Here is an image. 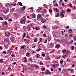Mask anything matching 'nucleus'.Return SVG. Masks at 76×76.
I'll return each instance as SVG.
<instances>
[{"label":"nucleus","instance_id":"nucleus-1","mask_svg":"<svg viewBox=\"0 0 76 76\" xmlns=\"http://www.w3.org/2000/svg\"><path fill=\"white\" fill-rule=\"evenodd\" d=\"M26 21V17L25 16L22 17L20 19V22L21 24H25Z\"/></svg>","mask_w":76,"mask_h":76},{"label":"nucleus","instance_id":"nucleus-2","mask_svg":"<svg viewBox=\"0 0 76 76\" xmlns=\"http://www.w3.org/2000/svg\"><path fill=\"white\" fill-rule=\"evenodd\" d=\"M13 5V4H10L9 3H7L5 4V6L7 7H10L11 8L12 7V6Z\"/></svg>","mask_w":76,"mask_h":76},{"label":"nucleus","instance_id":"nucleus-3","mask_svg":"<svg viewBox=\"0 0 76 76\" xmlns=\"http://www.w3.org/2000/svg\"><path fill=\"white\" fill-rule=\"evenodd\" d=\"M41 15L40 14H39L37 15V19L38 20H41Z\"/></svg>","mask_w":76,"mask_h":76},{"label":"nucleus","instance_id":"nucleus-4","mask_svg":"<svg viewBox=\"0 0 76 76\" xmlns=\"http://www.w3.org/2000/svg\"><path fill=\"white\" fill-rule=\"evenodd\" d=\"M4 10H3L5 14H6L7 13H8L9 12V9L8 8H7L6 10H5V8H4Z\"/></svg>","mask_w":76,"mask_h":76},{"label":"nucleus","instance_id":"nucleus-5","mask_svg":"<svg viewBox=\"0 0 76 76\" xmlns=\"http://www.w3.org/2000/svg\"><path fill=\"white\" fill-rule=\"evenodd\" d=\"M10 33L9 32H7L5 33V35L7 37H10V34H9Z\"/></svg>","mask_w":76,"mask_h":76},{"label":"nucleus","instance_id":"nucleus-6","mask_svg":"<svg viewBox=\"0 0 76 76\" xmlns=\"http://www.w3.org/2000/svg\"><path fill=\"white\" fill-rule=\"evenodd\" d=\"M46 72H45L46 75H51V72L49 71V70L48 69L46 70Z\"/></svg>","mask_w":76,"mask_h":76},{"label":"nucleus","instance_id":"nucleus-7","mask_svg":"<svg viewBox=\"0 0 76 76\" xmlns=\"http://www.w3.org/2000/svg\"><path fill=\"white\" fill-rule=\"evenodd\" d=\"M31 17L32 18H35V14L32 13L31 16Z\"/></svg>","mask_w":76,"mask_h":76},{"label":"nucleus","instance_id":"nucleus-8","mask_svg":"<svg viewBox=\"0 0 76 76\" xmlns=\"http://www.w3.org/2000/svg\"><path fill=\"white\" fill-rule=\"evenodd\" d=\"M4 46L6 49H7V48H8V47L9 46V45H4Z\"/></svg>","mask_w":76,"mask_h":76},{"label":"nucleus","instance_id":"nucleus-9","mask_svg":"<svg viewBox=\"0 0 76 76\" xmlns=\"http://www.w3.org/2000/svg\"><path fill=\"white\" fill-rule=\"evenodd\" d=\"M56 48H57V49H58L60 48V45L57 44L55 46Z\"/></svg>","mask_w":76,"mask_h":76},{"label":"nucleus","instance_id":"nucleus-10","mask_svg":"<svg viewBox=\"0 0 76 76\" xmlns=\"http://www.w3.org/2000/svg\"><path fill=\"white\" fill-rule=\"evenodd\" d=\"M12 48H10L9 50H7V52L10 53H12Z\"/></svg>","mask_w":76,"mask_h":76},{"label":"nucleus","instance_id":"nucleus-11","mask_svg":"<svg viewBox=\"0 0 76 76\" xmlns=\"http://www.w3.org/2000/svg\"><path fill=\"white\" fill-rule=\"evenodd\" d=\"M41 21L42 23H45V19H42Z\"/></svg>","mask_w":76,"mask_h":76},{"label":"nucleus","instance_id":"nucleus-12","mask_svg":"<svg viewBox=\"0 0 76 76\" xmlns=\"http://www.w3.org/2000/svg\"><path fill=\"white\" fill-rule=\"evenodd\" d=\"M0 63H3V59H0Z\"/></svg>","mask_w":76,"mask_h":76},{"label":"nucleus","instance_id":"nucleus-13","mask_svg":"<svg viewBox=\"0 0 76 76\" xmlns=\"http://www.w3.org/2000/svg\"><path fill=\"white\" fill-rule=\"evenodd\" d=\"M39 54H37L36 55L35 57L37 58H39Z\"/></svg>","mask_w":76,"mask_h":76},{"label":"nucleus","instance_id":"nucleus-14","mask_svg":"<svg viewBox=\"0 0 76 76\" xmlns=\"http://www.w3.org/2000/svg\"><path fill=\"white\" fill-rule=\"evenodd\" d=\"M50 47H53L54 45V44L52 42L50 43Z\"/></svg>","mask_w":76,"mask_h":76},{"label":"nucleus","instance_id":"nucleus-15","mask_svg":"<svg viewBox=\"0 0 76 76\" xmlns=\"http://www.w3.org/2000/svg\"><path fill=\"white\" fill-rule=\"evenodd\" d=\"M60 16H62V17L63 18L64 17V14L61 13L60 14Z\"/></svg>","mask_w":76,"mask_h":76},{"label":"nucleus","instance_id":"nucleus-16","mask_svg":"<svg viewBox=\"0 0 76 76\" xmlns=\"http://www.w3.org/2000/svg\"><path fill=\"white\" fill-rule=\"evenodd\" d=\"M7 21H5L4 22H3V23H4L5 25H7Z\"/></svg>","mask_w":76,"mask_h":76},{"label":"nucleus","instance_id":"nucleus-17","mask_svg":"<svg viewBox=\"0 0 76 76\" xmlns=\"http://www.w3.org/2000/svg\"><path fill=\"white\" fill-rule=\"evenodd\" d=\"M57 41L58 42H59V43H61V41L59 39H57Z\"/></svg>","mask_w":76,"mask_h":76},{"label":"nucleus","instance_id":"nucleus-18","mask_svg":"<svg viewBox=\"0 0 76 76\" xmlns=\"http://www.w3.org/2000/svg\"><path fill=\"white\" fill-rule=\"evenodd\" d=\"M18 4H19L20 6H23V5H22V3L20 2H18Z\"/></svg>","mask_w":76,"mask_h":76},{"label":"nucleus","instance_id":"nucleus-19","mask_svg":"<svg viewBox=\"0 0 76 76\" xmlns=\"http://www.w3.org/2000/svg\"><path fill=\"white\" fill-rule=\"evenodd\" d=\"M10 12H15V10L12 8L10 10Z\"/></svg>","mask_w":76,"mask_h":76},{"label":"nucleus","instance_id":"nucleus-20","mask_svg":"<svg viewBox=\"0 0 76 76\" xmlns=\"http://www.w3.org/2000/svg\"><path fill=\"white\" fill-rule=\"evenodd\" d=\"M4 42H8L9 40H8V39H4Z\"/></svg>","mask_w":76,"mask_h":76},{"label":"nucleus","instance_id":"nucleus-21","mask_svg":"<svg viewBox=\"0 0 76 76\" xmlns=\"http://www.w3.org/2000/svg\"><path fill=\"white\" fill-rule=\"evenodd\" d=\"M45 70V68H42L41 69V70L42 72V71H44Z\"/></svg>","mask_w":76,"mask_h":76},{"label":"nucleus","instance_id":"nucleus-22","mask_svg":"<svg viewBox=\"0 0 76 76\" xmlns=\"http://www.w3.org/2000/svg\"><path fill=\"white\" fill-rule=\"evenodd\" d=\"M60 63L61 64H63V60L60 61Z\"/></svg>","mask_w":76,"mask_h":76},{"label":"nucleus","instance_id":"nucleus-23","mask_svg":"<svg viewBox=\"0 0 76 76\" xmlns=\"http://www.w3.org/2000/svg\"><path fill=\"white\" fill-rule=\"evenodd\" d=\"M29 55H30L29 53H26V56L27 57H28Z\"/></svg>","mask_w":76,"mask_h":76},{"label":"nucleus","instance_id":"nucleus-24","mask_svg":"<svg viewBox=\"0 0 76 76\" xmlns=\"http://www.w3.org/2000/svg\"><path fill=\"white\" fill-rule=\"evenodd\" d=\"M60 14L59 13H58L56 15V17H58L59 16Z\"/></svg>","mask_w":76,"mask_h":76},{"label":"nucleus","instance_id":"nucleus-25","mask_svg":"<svg viewBox=\"0 0 76 76\" xmlns=\"http://www.w3.org/2000/svg\"><path fill=\"white\" fill-rule=\"evenodd\" d=\"M3 53H4V54H7V52L6 51H3Z\"/></svg>","mask_w":76,"mask_h":76},{"label":"nucleus","instance_id":"nucleus-26","mask_svg":"<svg viewBox=\"0 0 76 76\" xmlns=\"http://www.w3.org/2000/svg\"><path fill=\"white\" fill-rule=\"evenodd\" d=\"M5 19H9V17L7 16H6L5 17Z\"/></svg>","mask_w":76,"mask_h":76},{"label":"nucleus","instance_id":"nucleus-27","mask_svg":"<svg viewBox=\"0 0 76 76\" xmlns=\"http://www.w3.org/2000/svg\"><path fill=\"white\" fill-rule=\"evenodd\" d=\"M49 11L50 13H52V12H53L52 10H51V9H49Z\"/></svg>","mask_w":76,"mask_h":76},{"label":"nucleus","instance_id":"nucleus-28","mask_svg":"<svg viewBox=\"0 0 76 76\" xmlns=\"http://www.w3.org/2000/svg\"><path fill=\"white\" fill-rule=\"evenodd\" d=\"M73 39L74 41H76V36H74L73 37Z\"/></svg>","mask_w":76,"mask_h":76},{"label":"nucleus","instance_id":"nucleus-29","mask_svg":"<svg viewBox=\"0 0 76 76\" xmlns=\"http://www.w3.org/2000/svg\"><path fill=\"white\" fill-rule=\"evenodd\" d=\"M35 47H36V45H34L32 46V48H35Z\"/></svg>","mask_w":76,"mask_h":76},{"label":"nucleus","instance_id":"nucleus-30","mask_svg":"<svg viewBox=\"0 0 76 76\" xmlns=\"http://www.w3.org/2000/svg\"><path fill=\"white\" fill-rule=\"evenodd\" d=\"M12 41H14V39L13 38H11L10 39Z\"/></svg>","mask_w":76,"mask_h":76},{"label":"nucleus","instance_id":"nucleus-31","mask_svg":"<svg viewBox=\"0 0 76 76\" xmlns=\"http://www.w3.org/2000/svg\"><path fill=\"white\" fill-rule=\"evenodd\" d=\"M72 50H74V46H72Z\"/></svg>","mask_w":76,"mask_h":76},{"label":"nucleus","instance_id":"nucleus-32","mask_svg":"<svg viewBox=\"0 0 76 76\" xmlns=\"http://www.w3.org/2000/svg\"><path fill=\"white\" fill-rule=\"evenodd\" d=\"M8 69L9 70H10L11 69V66H9L8 67Z\"/></svg>","mask_w":76,"mask_h":76},{"label":"nucleus","instance_id":"nucleus-33","mask_svg":"<svg viewBox=\"0 0 76 76\" xmlns=\"http://www.w3.org/2000/svg\"><path fill=\"white\" fill-rule=\"evenodd\" d=\"M40 50H41V48H39L38 50H37L36 51H37L38 52L39 51H40Z\"/></svg>","mask_w":76,"mask_h":76},{"label":"nucleus","instance_id":"nucleus-34","mask_svg":"<svg viewBox=\"0 0 76 76\" xmlns=\"http://www.w3.org/2000/svg\"><path fill=\"white\" fill-rule=\"evenodd\" d=\"M26 61H27V59H25L24 60V63H26Z\"/></svg>","mask_w":76,"mask_h":76},{"label":"nucleus","instance_id":"nucleus-35","mask_svg":"<svg viewBox=\"0 0 76 76\" xmlns=\"http://www.w3.org/2000/svg\"><path fill=\"white\" fill-rule=\"evenodd\" d=\"M33 26V25L32 24L30 25V28H32Z\"/></svg>","mask_w":76,"mask_h":76},{"label":"nucleus","instance_id":"nucleus-36","mask_svg":"<svg viewBox=\"0 0 76 76\" xmlns=\"http://www.w3.org/2000/svg\"><path fill=\"white\" fill-rule=\"evenodd\" d=\"M42 62V61H40V64H41V65H43V63H41Z\"/></svg>","mask_w":76,"mask_h":76},{"label":"nucleus","instance_id":"nucleus-37","mask_svg":"<svg viewBox=\"0 0 76 76\" xmlns=\"http://www.w3.org/2000/svg\"><path fill=\"white\" fill-rule=\"evenodd\" d=\"M66 50H63L62 51V52L63 53H64V52H66Z\"/></svg>","mask_w":76,"mask_h":76},{"label":"nucleus","instance_id":"nucleus-38","mask_svg":"<svg viewBox=\"0 0 76 76\" xmlns=\"http://www.w3.org/2000/svg\"><path fill=\"white\" fill-rule=\"evenodd\" d=\"M42 56L43 57H45V54H44V53H42Z\"/></svg>","mask_w":76,"mask_h":76},{"label":"nucleus","instance_id":"nucleus-39","mask_svg":"<svg viewBox=\"0 0 76 76\" xmlns=\"http://www.w3.org/2000/svg\"><path fill=\"white\" fill-rule=\"evenodd\" d=\"M47 58L48 60H50V57H48Z\"/></svg>","mask_w":76,"mask_h":76},{"label":"nucleus","instance_id":"nucleus-40","mask_svg":"<svg viewBox=\"0 0 76 76\" xmlns=\"http://www.w3.org/2000/svg\"><path fill=\"white\" fill-rule=\"evenodd\" d=\"M62 13H65V11H64L62 10V11L61 12Z\"/></svg>","mask_w":76,"mask_h":76},{"label":"nucleus","instance_id":"nucleus-41","mask_svg":"<svg viewBox=\"0 0 76 76\" xmlns=\"http://www.w3.org/2000/svg\"><path fill=\"white\" fill-rule=\"evenodd\" d=\"M37 39H34V42H37Z\"/></svg>","mask_w":76,"mask_h":76},{"label":"nucleus","instance_id":"nucleus-42","mask_svg":"<svg viewBox=\"0 0 76 76\" xmlns=\"http://www.w3.org/2000/svg\"><path fill=\"white\" fill-rule=\"evenodd\" d=\"M27 29H28V28H30V25H29L28 26H27Z\"/></svg>","mask_w":76,"mask_h":76},{"label":"nucleus","instance_id":"nucleus-43","mask_svg":"<svg viewBox=\"0 0 76 76\" xmlns=\"http://www.w3.org/2000/svg\"><path fill=\"white\" fill-rule=\"evenodd\" d=\"M47 40H45V42H44L45 44H46V43H47Z\"/></svg>","mask_w":76,"mask_h":76},{"label":"nucleus","instance_id":"nucleus-44","mask_svg":"<svg viewBox=\"0 0 76 76\" xmlns=\"http://www.w3.org/2000/svg\"><path fill=\"white\" fill-rule=\"evenodd\" d=\"M0 20H3V18L1 17H0Z\"/></svg>","mask_w":76,"mask_h":76},{"label":"nucleus","instance_id":"nucleus-45","mask_svg":"<svg viewBox=\"0 0 76 76\" xmlns=\"http://www.w3.org/2000/svg\"><path fill=\"white\" fill-rule=\"evenodd\" d=\"M23 34H23V36L24 37H25V35H26V34L24 33Z\"/></svg>","mask_w":76,"mask_h":76},{"label":"nucleus","instance_id":"nucleus-46","mask_svg":"<svg viewBox=\"0 0 76 76\" xmlns=\"http://www.w3.org/2000/svg\"><path fill=\"white\" fill-rule=\"evenodd\" d=\"M67 61L68 62H69V61H70V59H67Z\"/></svg>","mask_w":76,"mask_h":76},{"label":"nucleus","instance_id":"nucleus-47","mask_svg":"<svg viewBox=\"0 0 76 76\" xmlns=\"http://www.w3.org/2000/svg\"><path fill=\"white\" fill-rule=\"evenodd\" d=\"M67 11H68V12H70L71 11V10L70 9H68L67 10Z\"/></svg>","mask_w":76,"mask_h":76},{"label":"nucleus","instance_id":"nucleus-48","mask_svg":"<svg viewBox=\"0 0 76 76\" xmlns=\"http://www.w3.org/2000/svg\"><path fill=\"white\" fill-rule=\"evenodd\" d=\"M29 61H32V58H30L29 59Z\"/></svg>","mask_w":76,"mask_h":76},{"label":"nucleus","instance_id":"nucleus-49","mask_svg":"<svg viewBox=\"0 0 76 76\" xmlns=\"http://www.w3.org/2000/svg\"><path fill=\"white\" fill-rule=\"evenodd\" d=\"M43 36H44V37H46L47 35L45 34L43 35Z\"/></svg>","mask_w":76,"mask_h":76},{"label":"nucleus","instance_id":"nucleus-50","mask_svg":"<svg viewBox=\"0 0 76 76\" xmlns=\"http://www.w3.org/2000/svg\"><path fill=\"white\" fill-rule=\"evenodd\" d=\"M24 48V46H22L21 47V49H23V48Z\"/></svg>","mask_w":76,"mask_h":76},{"label":"nucleus","instance_id":"nucleus-51","mask_svg":"<svg viewBox=\"0 0 76 76\" xmlns=\"http://www.w3.org/2000/svg\"><path fill=\"white\" fill-rule=\"evenodd\" d=\"M69 6L70 7H72V5L71 4H70Z\"/></svg>","mask_w":76,"mask_h":76},{"label":"nucleus","instance_id":"nucleus-52","mask_svg":"<svg viewBox=\"0 0 76 76\" xmlns=\"http://www.w3.org/2000/svg\"><path fill=\"white\" fill-rule=\"evenodd\" d=\"M8 21H9V22H10V21H12V19H9L8 20Z\"/></svg>","mask_w":76,"mask_h":76},{"label":"nucleus","instance_id":"nucleus-53","mask_svg":"<svg viewBox=\"0 0 76 76\" xmlns=\"http://www.w3.org/2000/svg\"><path fill=\"white\" fill-rule=\"evenodd\" d=\"M40 32H41V34H42V33H43V32H44V31H41Z\"/></svg>","mask_w":76,"mask_h":76},{"label":"nucleus","instance_id":"nucleus-54","mask_svg":"<svg viewBox=\"0 0 76 76\" xmlns=\"http://www.w3.org/2000/svg\"><path fill=\"white\" fill-rule=\"evenodd\" d=\"M35 67L36 68H37V67H38V65H36Z\"/></svg>","mask_w":76,"mask_h":76},{"label":"nucleus","instance_id":"nucleus-55","mask_svg":"<svg viewBox=\"0 0 76 76\" xmlns=\"http://www.w3.org/2000/svg\"><path fill=\"white\" fill-rule=\"evenodd\" d=\"M58 70H60V71H61V69L60 68H58Z\"/></svg>","mask_w":76,"mask_h":76},{"label":"nucleus","instance_id":"nucleus-56","mask_svg":"<svg viewBox=\"0 0 76 76\" xmlns=\"http://www.w3.org/2000/svg\"><path fill=\"white\" fill-rule=\"evenodd\" d=\"M56 67V65H53V67L54 68H55V67Z\"/></svg>","mask_w":76,"mask_h":76},{"label":"nucleus","instance_id":"nucleus-57","mask_svg":"<svg viewBox=\"0 0 76 76\" xmlns=\"http://www.w3.org/2000/svg\"><path fill=\"white\" fill-rule=\"evenodd\" d=\"M65 37H68V36L66 34H65Z\"/></svg>","mask_w":76,"mask_h":76},{"label":"nucleus","instance_id":"nucleus-58","mask_svg":"<svg viewBox=\"0 0 76 76\" xmlns=\"http://www.w3.org/2000/svg\"><path fill=\"white\" fill-rule=\"evenodd\" d=\"M31 21H27V23H30V22H31Z\"/></svg>","mask_w":76,"mask_h":76},{"label":"nucleus","instance_id":"nucleus-59","mask_svg":"<svg viewBox=\"0 0 76 76\" xmlns=\"http://www.w3.org/2000/svg\"><path fill=\"white\" fill-rule=\"evenodd\" d=\"M28 31H31V29H29V28H28Z\"/></svg>","mask_w":76,"mask_h":76},{"label":"nucleus","instance_id":"nucleus-60","mask_svg":"<svg viewBox=\"0 0 76 76\" xmlns=\"http://www.w3.org/2000/svg\"><path fill=\"white\" fill-rule=\"evenodd\" d=\"M0 49H1V50H2V49H3V47L1 46H0Z\"/></svg>","mask_w":76,"mask_h":76},{"label":"nucleus","instance_id":"nucleus-61","mask_svg":"<svg viewBox=\"0 0 76 76\" xmlns=\"http://www.w3.org/2000/svg\"><path fill=\"white\" fill-rule=\"evenodd\" d=\"M40 42H41L42 41V38H40Z\"/></svg>","mask_w":76,"mask_h":76},{"label":"nucleus","instance_id":"nucleus-62","mask_svg":"<svg viewBox=\"0 0 76 76\" xmlns=\"http://www.w3.org/2000/svg\"><path fill=\"white\" fill-rule=\"evenodd\" d=\"M4 75V72H2V75Z\"/></svg>","mask_w":76,"mask_h":76},{"label":"nucleus","instance_id":"nucleus-63","mask_svg":"<svg viewBox=\"0 0 76 76\" xmlns=\"http://www.w3.org/2000/svg\"><path fill=\"white\" fill-rule=\"evenodd\" d=\"M72 67H75V64H73L72 66Z\"/></svg>","mask_w":76,"mask_h":76},{"label":"nucleus","instance_id":"nucleus-64","mask_svg":"<svg viewBox=\"0 0 76 76\" xmlns=\"http://www.w3.org/2000/svg\"><path fill=\"white\" fill-rule=\"evenodd\" d=\"M62 4L63 6H64V4L63 3H62Z\"/></svg>","mask_w":76,"mask_h":76}]
</instances>
